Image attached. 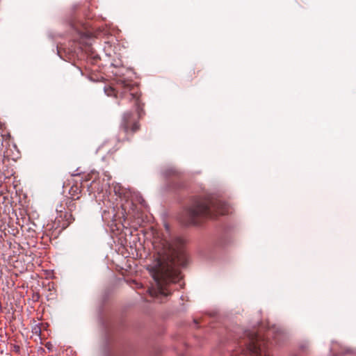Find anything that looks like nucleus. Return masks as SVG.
Masks as SVG:
<instances>
[{"mask_svg":"<svg viewBox=\"0 0 356 356\" xmlns=\"http://www.w3.org/2000/svg\"><path fill=\"white\" fill-rule=\"evenodd\" d=\"M152 245L157 257L156 263L149 270L154 283L148 291L152 297H167L175 289V284L181 279L175 266L184 263V241L179 238L170 241L156 238Z\"/></svg>","mask_w":356,"mask_h":356,"instance_id":"f257e3e1","label":"nucleus"},{"mask_svg":"<svg viewBox=\"0 0 356 356\" xmlns=\"http://www.w3.org/2000/svg\"><path fill=\"white\" fill-rule=\"evenodd\" d=\"M229 206L220 199H198L187 211L189 222L191 225L199 224L198 220L202 218L216 217L218 214L229 213Z\"/></svg>","mask_w":356,"mask_h":356,"instance_id":"f03ea898","label":"nucleus"},{"mask_svg":"<svg viewBox=\"0 0 356 356\" xmlns=\"http://www.w3.org/2000/svg\"><path fill=\"white\" fill-rule=\"evenodd\" d=\"M132 113L131 112H126L122 116V120L121 123V128L124 129L125 133H128L129 131L135 132L138 129V124L137 122H133Z\"/></svg>","mask_w":356,"mask_h":356,"instance_id":"7ed1b4c3","label":"nucleus"},{"mask_svg":"<svg viewBox=\"0 0 356 356\" xmlns=\"http://www.w3.org/2000/svg\"><path fill=\"white\" fill-rule=\"evenodd\" d=\"M129 95L131 97V99L135 100L136 105H138V97L137 96V95L135 93L131 92L129 94Z\"/></svg>","mask_w":356,"mask_h":356,"instance_id":"20e7f679","label":"nucleus"},{"mask_svg":"<svg viewBox=\"0 0 356 356\" xmlns=\"http://www.w3.org/2000/svg\"><path fill=\"white\" fill-rule=\"evenodd\" d=\"M104 92L105 93L108 95V96H110L111 95V94L113 92V89L112 88H104Z\"/></svg>","mask_w":356,"mask_h":356,"instance_id":"39448f33","label":"nucleus"},{"mask_svg":"<svg viewBox=\"0 0 356 356\" xmlns=\"http://www.w3.org/2000/svg\"><path fill=\"white\" fill-rule=\"evenodd\" d=\"M122 84H123V87H124L125 90H131V86H130L129 83H127L125 82H123Z\"/></svg>","mask_w":356,"mask_h":356,"instance_id":"423d86ee","label":"nucleus"},{"mask_svg":"<svg viewBox=\"0 0 356 356\" xmlns=\"http://www.w3.org/2000/svg\"><path fill=\"white\" fill-rule=\"evenodd\" d=\"M139 202L142 205L145 206V201L142 197H139Z\"/></svg>","mask_w":356,"mask_h":356,"instance_id":"0eeeda50","label":"nucleus"},{"mask_svg":"<svg viewBox=\"0 0 356 356\" xmlns=\"http://www.w3.org/2000/svg\"><path fill=\"white\" fill-rule=\"evenodd\" d=\"M173 173H175V170L173 169H170V172L166 173V175H171V174H173Z\"/></svg>","mask_w":356,"mask_h":356,"instance_id":"6e6552de","label":"nucleus"},{"mask_svg":"<svg viewBox=\"0 0 356 356\" xmlns=\"http://www.w3.org/2000/svg\"><path fill=\"white\" fill-rule=\"evenodd\" d=\"M333 356H337V355H333Z\"/></svg>","mask_w":356,"mask_h":356,"instance_id":"1a4fd4ad","label":"nucleus"},{"mask_svg":"<svg viewBox=\"0 0 356 356\" xmlns=\"http://www.w3.org/2000/svg\"><path fill=\"white\" fill-rule=\"evenodd\" d=\"M232 356H235V355H232Z\"/></svg>","mask_w":356,"mask_h":356,"instance_id":"9d476101","label":"nucleus"}]
</instances>
